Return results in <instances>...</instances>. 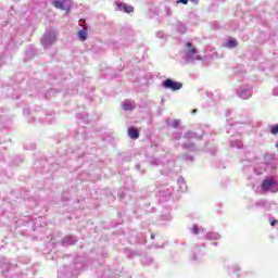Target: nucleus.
<instances>
[{"label":"nucleus","mask_w":278,"mask_h":278,"mask_svg":"<svg viewBox=\"0 0 278 278\" xmlns=\"http://www.w3.org/2000/svg\"><path fill=\"white\" fill-rule=\"evenodd\" d=\"M128 136L131 138V140H138L140 138V132L135 127H130L128 129Z\"/></svg>","instance_id":"11"},{"label":"nucleus","mask_w":278,"mask_h":278,"mask_svg":"<svg viewBox=\"0 0 278 278\" xmlns=\"http://www.w3.org/2000/svg\"><path fill=\"white\" fill-rule=\"evenodd\" d=\"M134 108H136V102L131 101V100H126L123 103V110L125 112H131V110H134Z\"/></svg>","instance_id":"10"},{"label":"nucleus","mask_w":278,"mask_h":278,"mask_svg":"<svg viewBox=\"0 0 278 278\" xmlns=\"http://www.w3.org/2000/svg\"><path fill=\"white\" fill-rule=\"evenodd\" d=\"M151 238L153 239V238H155V236L151 235Z\"/></svg>","instance_id":"41"},{"label":"nucleus","mask_w":278,"mask_h":278,"mask_svg":"<svg viewBox=\"0 0 278 278\" xmlns=\"http://www.w3.org/2000/svg\"><path fill=\"white\" fill-rule=\"evenodd\" d=\"M175 29L178 34H186L188 31V27H186L181 22H177L175 24Z\"/></svg>","instance_id":"13"},{"label":"nucleus","mask_w":278,"mask_h":278,"mask_svg":"<svg viewBox=\"0 0 278 278\" xmlns=\"http://www.w3.org/2000/svg\"><path fill=\"white\" fill-rule=\"evenodd\" d=\"M59 278H64V273H62V270L59 271Z\"/></svg>","instance_id":"34"},{"label":"nucleus","mask_w":278,"mask_h":278,"mask_svg":"<svg viewBox=\"0 0 278 278\" xmlns=\"http://www.w3.org/2000/svg\"><path fill=\"white\" fill-rule=\"evenodd\" d=\"M197 251H199V250H198V249H194V250H193V253H197Z\"/></svg>","instance_id":"39"},{"label":"nucleus","mask_w":278,"mask_h":278,"mask_svg":"<svg viewBox=\"0 0 278 278\" xmlns=\"http://www.w3.org/2000/svg\"><path fill=\"white\" fill-rule=\"evenodd\" d=\"M170 215H162L163 220H170Z\"/></svg>","instance_id":"31"},{"label":"nucleus","mask_w":278,"mask_h":278,"mask_svg":"<svg viewBox=\"0 0 278 278\" xmlns=\"http://www.w3.org/2000/svg\"><path fill=\"white\" fill-rule=\"evenodd\" d=\"M185 60L187 64L201 60V55H199L197 48L191 42L186 43Z\"/></svg>","instance_id":"2"},{"label":"nucleus","mask_w":278,"mask_h":278,"mask_svg":"<svg viewBox=\"0 0 278 278\" xmlns=\"http://www.w3.org/2000/svg\"><path fill=\"white\" fill-rule=\"evenodd\" d=\"M1 275L2 277H9V278H25V275H22L18 273V266L16 264L12 263H3L1 265Z\"/></svg>","instance_id":"1"},{"label":"nucleus","mask_w":278,"mask_h":278,"mask_svg":"<svg viewBox=\"0 0 278 278\" xmlns=\"http://www.w3.org/2000/svg\"><path fill=\"white\" fill-rule=\"evenodd\" d=\"M163 88H166V90L177 91L181 90V88H184V85L181 83L167 78L163 81Z\"/></svg>","instance_id":"6"},{"label":"nucleus","mask_w":278,"mask_h":278,"mask_svg":"<svg viewBox=\"0 0 278 278\" xmlns=\"http://www.w3.org/2000/svg\"><path fill=\"white\" fill-rule=\"evenodd\" d=\"M75 242H77V239H75V237L67 236V237L63 238L62 247H71V245L75 244Z\"/></svg>","instance_id":"9"},{"label":"nucleus","mask_w":278,"mask_h":278,"mask_svg":"<svg viewBox=\"0 0 278 278\" xmlns=\"http://www.w3.org/2000/svg\"><path fill=\"white\" fill-rule=\"evenodd\" d=\"M142 264H151V262H153V258H149L147 256L142 257L141 260Z\"/></svg>","instance_id":"25"},{"label":"nucleus","mask_w":278,"mask_h":278,"mask_svg":"<svg viewBox=\"0 0 278 278\" xmlns=\"http://www.w3.org/2000/svg\"><path fill=\"white\" fill-rule=\"evenodd\" d=\"M256 207H264L266 205V202L264 200H260L255 203Z\"/></svg>","instance_id":"26"},{"label":"nucleus","mask_w":278,"mask_h":278,"mask_svg":"<svg viewBox=\"0 0 278 278\" xmlns=\"http://www.w3.org/2000/svg\"><path fill=\"white\" fill-rule=\"evenodd\" d=\"M262 190L263 192H278V181L273 177L264 179L262 182Z\"/></svg>","instance_id":"4"},{"label":"nucleus","mask_w":278,"mask_h":278,"mask_svg":"<svg viewBox=\"0 0 278 278\" xmlns=\"http://www.w3.org/2000/svg\"><path fill=\"white\" fill-rule=\"evenodd\" d=\"M237 97H239V99H242L243 101L251 99V97H253V87H251L250 85L239 87L237 89Z\"/></svg>","instance_id":"5"},{"label":"nucleus","mask_w":278,"mask_h":278,"mask_svg":"<svg viewBox=\"0 0 278 278\" xmlns=\"http://www.w3.org/2000/svg\"><path fill=\"white\" fill-rule=\"evenodd\" d=\"M165 168H167L165 173H168V170H173V168H175V162L174 161L167 162L165 165Z\"/></svg>","instance_id":"22"},{"label":"nucleus","mask_w":278,"mask_h":278,"mask_svg":"<svg viewBox=\"0 0 278 278\" xmlns=\"http://www.w3.org/2000/svg\"><path fill=\"white\" fill-rule=\"evenodd\" d=\"M53 5L58 10H71V1L68 0H54Z\"/></svg>","instance_id":"7"},{"label":"nucleus","mask_w":278,"mask_h":278,"mask_svg":"<svg viewBox=\"0 0 278 278\" xmlns=\"http://www.w3.org/2000/svg\"><path fill=\"white\" fill-rule=\"evenodd\" d=\"M192 112L194 113V112H197V110H193Z\"/></svg>","instance_id":"42"},{"label":"nucleus","mask_w":278,"mask_h":278,"mask_svg":"<svg viewBox=\"0 0 278 278\" xmlns=\"http://www.w3.org/2000/svg\"><path fill=\"white\" fill-rule=\"evenodd\" d=\"M179 123H180L179 119H173V121L167 119V125L169 127H173V129H177L179 127Z\"/></svg>","instance_id":"20"},{"label":"nucleus","mask_w":278,"mask_h":278,"mask_svg":"<svg viewBox=\"0 0 278 278\" xmlns=\"http://www.w3.org/2000/svg\"><path fill=\"white\" fill-rule=\"evenodd\" d=\"M193 260H197V255H193Z\"/></svg>","instance_id":"40"},{"label":"nucleus","mask_w":278,"mask_h":278,"mask_svg":"<svg viewBox=\"0 0 278 278\" xmlns=\"http://www.w3.org/2000/svg\"><path fill=\"white\" fill-rule=\"evenodd\" d=\"M136 168H137V170H140V165H137Z\"/></svg>","instance_id":"37"},{"label":"nucleus","mask_w":278,"mask_h":278,"mask_svg":"<svg viewBox=\"0 0 278 278\" xmlns=\"http://www.w3.org/2000/svg\"><path fill=\"white\" fill-rule=\"evenodd\" d=\"M194 138H201L199 137V135H197V132H192V131H187L185 135H184V139L185 140H192Z\"/></svg>","instance_id":"15"},{"label":"nucleus","mask_w":278,"mask_h":278,"mask_svg":"<svg viewBox=\"0 0 278 278\" xmlns=\"http://www.w3.org/2000/svg\"><path fill=\"white\" fill-rule=\"evenodd\" d=\"M230 270H232V273H238V270H240V267L232 266V267H230Z\"/></svg>","instance_id":"30"},{"label":"nucleus","mask_w":278,"mask_h":278,"mask_svg":"<svg viewBox=\"0 0 278 278\" xmlns=\"http://www.w3.org/2000/svg\"><path fill=\"white\" fill-rule=\"evenodd\" d=\"M226 49H236L238 47V41L233 38H230L225 45Z\"/></svg>","instance_id":"14"},{"label":"nucleus","mask_w":278,"mask_h":278,"mask_svg":"<svg viewBox=\"0 0 278 278\" xmlns=\"http://www.w3.org/2000/svg\"><path fill=\"white\" fill-rule=\"evenodd\" d=\"M78 38L81 42H84L88 38V33L86 28H83L81 30L78 31Z\"/></svg>","instance_id":"19"},{"label":"nucleus","mask_w":278,"mask_h":278,"mask_svg":"<svg viewBox=\"0 0 278 278\" xmlns=\"http://www.w3.org/2000/svg\"><path fill=\"white\" fill-rule=\"evenodd\" d=\"M191 232L197 236L198 233H205V229L199 227V225H193L191 228Z\"/></svg>","instance_id":"17"},{"label":"nucleus","mask_w":278,"mask_h":278,"mask_svg":"<svg viewBox=\"0 0 278 278\" xmlns=\"http://www.w3.org/2000/svg\"><path fill=\"white\" fill-rule=\"evenodd\" d=\"M180 138H181V132H174L173 140H180Z\"/></svg>","instance_id":"27"},{"label":"nucleus","mask_w":278,"mask_h":278,"mask_svg":"<svg viewBox=\"0 0 278 278\" xmlns=\"http://www.w3.org/2000/svg\"><path fill=\"white\" fill-rule=\"evenodd\" d=\"M273 93H274L276 97H278V87L273 90Z\"/></svg>","instance_id":"33"},{"label":"nucleus","mask_w":278,"mask_h":278,"mask_svg":"<svg viewBox=\"0 0 278 278\" xmlns=\"http://www.w3.org/2000/svg\"><path fill=\"white\" fill-rule=\"evenodd\" d=\"M206 240H220V235L218 232H207Z\"/></svg>","instance_id":"18"},{"label":"nucleus","mask_w":278,"mask_h":278,"mask_svg":"<svg viewBox=\"0 0 278 278\" xmlns=\"http://www.w3.org/2000/svg\"><path fill=\"white\" fill-rule=\"evenodd\" d=\"M270 134H273L274 136H277V134H278V124L271 126Z\"/></svg>","instance_id":"23"},{"label":"nucleus","mask_w":278,"mask_h":278,"mask_svg":"<svg viewBox=\"0 0 278 278\" xmlns=\"http://www.w3.org/2000/svg\"><path fill=\"white\" fill-rule=\"evenodd\" d=\"M176 3H182V5H188V0H177Z\"/></svg>","instance_id":"28"},{"label":"nucleus","mask_w":278,"mask_h":278,"mask_svg":"<svg viewBox=\"0 0 278 278\" xmlns=\"http://www.w3.org/2000/svg\"><path fill=\"white\" fill-rule=\"evenodd\" d=\"M58 41V33L53 29L47 30L41 38V46L43 49H49L51 45H55Z\"/></svg>","instance_id":"3"},{"label":"nucleus","mask_w":278,"mask_h":278,"mask_svg":"<svg viewBox=\"0 0 278 278\" xmlns=\"http://www.w3.org/2000/svg\"><path fill=\"white\" fill-rule=\"evenodd\" d=\"M218 243L217 242H213V245L216 247Z\"/></svg>","instance_id":"38"},{"label":"nucleus","mask_w":278,"mask_h":278,"mask_svg":"<svg viewBox=\"0 0 278 278\" xmlns=\"http://www.w3.org/2000/svg\"><path fill=\"white\" fill-rule=\"evenodd\" d=\"M116 10H118L119 12H126L127 14H131V12H134V7L129 5V4H125L123 2H116Z\"/></svg>","instance_id":"8"},{"label":"nucleus","mask_w":278,"mask_h":278,"mask_svg":"<svg viewBox=\"0 0 278 278\" xmlns=\"http://www.w3.org/2000/svg\"><path fill=\"white\" fill-rule=\"evenodd\" d=\"M191 1H192V3H195V4L199 3V0H191Z\"/></svg>","instance_id":"36"},{"label":"nucleus","mask_w":278,"mask_h":278,"mask_svg":"<svg viewBox=\"0 0 278 278\" xmlns=\"http://www.w3.org/2000/svg\"><path fill=\"white\" fill-rule=\"evenodd\" d=\"M275 223H277V220L270 223L271 227H275Z\"/></svg>","instance_id":"35"},{"label":"nucleus","mask_w":278,"mask_h":278,"mask_svg":"<svg viewBox=\"0 0 278 278\" xmlns=\"http://www.w3.org/2000/svg\"><path fill=\"white\" fill-rule=\"evenodd\" d=\"M230 147L232 148H237V149H242V142L240 141V139H230Z\"/></svg>","instance_id":"16"},{"label":"nucleus","mask_w":278,"mask_h":278,"mask_svg":"<svg viewBox=\"0 0 278 278\" xmlns=\"http://www.w3.org/2000/svg\"><path fill=\"white\" fill-rule=\"evenodd\" d=\"M184 149H187V151H197V147L194 143H184Z\"/></svg>","instance_id":"21"},{"label":"nucleus","mask_w":278,"mask_h":278,"mask_svg":"<svg viewBox=\"0 0 278 278\" xmlns=\"http://www.w3.org/2000/svg\"><path fill=\"white\" fill-rule=\"evenodd\" d=\"M156 38H164V31L159 30V31L156 33Z\"/></svg>","instance_id":"29"},{"label":"nucleus","mask_w":278,"mask_h":278,"mask_svg":"<svg viewBox=\"0 0 278 278\" xmlns=\"http://www.w3.org/2000/svg\"><path fill=\"white\" fill-rule=\"evenodd\" d=\"M165 10H166L167 16H170V14H172L170 8L166 7Z\"/></svg>","instance_id":"32"},{"label":"nucleus","mask_w":278,"mask_h":278,"mask_svg":"<svg viewBox=\"0 0 278 278\" xmlns=\"http://www.w3.org/2000/svg\"><path fill=\"white\" fill-rule=\"evenodd\" d=\"M152 166H160L162 164V161L160 159H153L151 161Z\"/></svg>","instance_id":"24"},{"label":"nucleus","mask_w":278,"mask_h":278,"mask_svg":"<svg viewBox=\"0 0 278 278\" xmlns=\"http://www.w3.org/2000/svg\"><path fill=\"white\" fill-rule=\"evenodd\" d=\"M177 185L180 192H186V190H188V185H186V180L184 179V177L178 178Z\"/></svg>","instance_id":"12"}]
</instances>
